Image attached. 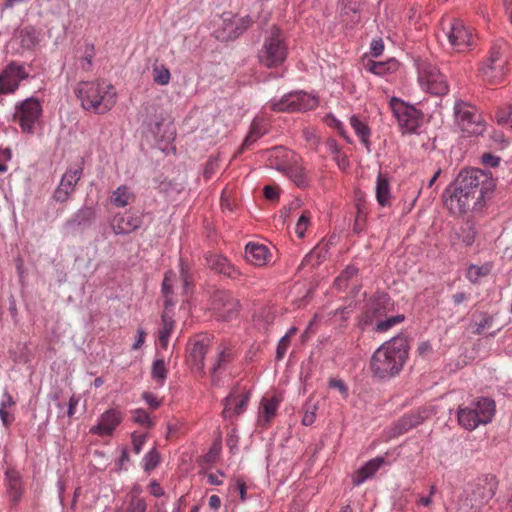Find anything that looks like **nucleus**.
<instances>
[{
	"label": "nucleus",
	"mask_w": 512,
	"mask_h": 512,
	"mask_svg": "<svg viewBox=\"0 0 512 512\" xmlns=\"http://www.w3.org/2000/svg\"><path fill=\"white\" fill-rule=\"evenodd\" d=\"M494 190L495 181L490 171L466 168L459 172L453 183L445 189L442 197L452 213H478L483 210Z\"/></svg>",
	"instance_id": "f257e3e1"
},
{
	"label": "nucleus",
	"mask_w": 512,
	"mask_h": 512,
	"mask_svg": "<svg viewBox=\"0 0 512 512\" xmlns=\"http://www.w3.org/2000/svg\"><path fill=\"white\" fill-rule=\"evenodd\" d=\"M74 93L81 101L82 107L90 112L103 114L116 103V90L107 81H80Z\"/></svg>",
	"instance_id": "f03ea898"
},
{
	"label": "nucleus",
	"mask_w": 512,
	"mask_h": 512,
	"mask_svg": "<svg viewBox=\"0 0 512 512\" xmlns=\"http://www.w3.org/2000/svg\"><path fill=\"white\" fill-rule=\"evenodd\" d=\"M497 486V479L491 474L483 475L467 484L458 496L457 512H480L495 495Z\"/></svg>",
	"instance_id": "7ed1b4c3"
},
{
	"label": "nucleus",
	"mask_w": 512,
	"mask_h": 512,
	"mask_svg": "<svg viewBox=\"0 0 512 512\" xmlns=\"http://www.w3.org/2000/svg\"><path fill=\"white\" fill-rule=\"evenodd\" d=\"M288 55V46L283 31L273 25L267 32L258 51L259 63L269 69L280 67Z\"/></svg>",
	"instance_id": "20e7f679"
},
{
	"label": "nucleus",
	"mask_w": 512,
	"mask_h": 512,
	"mask_svg": "<svg viewBox=\"0 0 512 512\" xmlns=\"http://www.w3.org/2000/svg\"><path fill=\"white\" fill-rule=\"evenodd\" d=\"M507 64L508 45L503 39L497 40L490 47L487 58L479 68L480 76L490 84L500 83L507 74Z\"/></svg>",
	"instance_id": "39448f33"
},
{
	"label": "nucleus",
	"mask_w": 512,
	"mask_h": 512,
	"mask_svg": "<svg viewBox=\"0 0 512 512\" xmlns=\"http://www.w3.org/2000/svg\"><path fill=\"white\" fill-rule=\"evenodd\" d=\"M495 414V402L488 397H481L471 407L458 410V422L466 430H474L480 424L490 423Z\"/></svg>",
	"instance_id": "423d86ee"
},
{
	"label": "nucleus",
	"mask_w": 512,
	"mask_h": 512,
	"mask_svg": "<svg viewBox=\"0 0 512 512\" xmlns=\"http://www.w3.org/2000/svg\"><path fill=\"white\" fill-rule=\"evenodd\" d=\"M417 70L418 81L424 90L437 96L445 95L448 92L446 78L434 64L427 60H419Z\"/></svg>",
	"instance_id": "0eeeda50"
},
{
	"label": "nucleus",
	"mask_w": 512,
	"mask_h": 512,
	"mask_svg": "<svg viewBox=\"0 0 512 512\" xmlns=\"http://www.w3.org/2000/svg\"><path fill=\"white\" fill-rule=\"evenodd\" d=\"M407 354H372L370 368L377 380H388L399 374Z\"/></svg>",
	"instance_id": "6e6552de"
},
{
	"label": "nucleus",
	"mask_w": 512,
	"mask_h": 512,
	"mask_svg": "<svg viewBox=\"0 0 512 512\" xmlns=\"http://www.w3.org/2000/svg\"><path fill=\"white\" fill-rule=\"evenodd\" d=\"M42 115V105L38 98L29 97L15 106L13 119L23 133L33 134L36 123Z\"/></svg>",
	"instance_id": "1a4fd4ad"
},
{
	"label": "nucleus",
	"mask_w": 512,
	"mask_h": 512,
	"mask_svg": "<svg viewBox=\"0 0 512 512\" xmlns=\"http://www.w3.org/2000/svg\"><path fill=\"white\" fill-rule=\"evenodd\" d=\"M318 100L305 92H291L279 100L270 102V109L274 112H306L316 108Z\"/></svg>",
	"instance_id": "9d476101"
},
{
	"label": "nucleus",
	"mask_w": 512,
	"mask_h": 512,
	"mask_svg": "<svg viewBox=\"0 0 512 512\" xmlns=\"http://www.w3.org/2000/svg\"><path fill=\"white\" fill-rule=\"evenodd\" d=\"M391 107L403 133H416L423 122V113L396 98L391 100Z\"/></svg>",
	"instance_id": "9b49d317"
},
{
	"label": "nucleus",
	"mask_w": 512,
	"mask_h": 512,
	"mask_svg": "<svg viewBox=\"0 0 512 512\" xmlns=\"http://www.w3.org/2000/svg\"><path fill=\"white\" fill-rule=\"evenodd\" d=\"M393 310L394 302L389 294L383 291L375 292L365 305V310L360 321L362 328L372 324L374 320L383 317Z\"/></svg>",
	"instance_id": "f8f14e48"
},
{
	"label": "nucleus",
	"mask_w": 512,
	"mask_h": 512,
	"mask_svg": "<svg viewBox=\"0 0 512 512\" xmlns=\"http://www.w3.org/2000/svg\"><path fill=\"white\" fill-rule=\"evenodd\" d=\"M456 122L463 132L470 135L481 134L483 131L481 115L476 108L467 102L456 101L454 105Z\"/></svg>",
	"instance_id": "ddd939ff"
},
{
	"label": "nucleus",
	"mask_w": 512,
	"mask_h": 512,
	"mask_svg": "<svg viewBox=\"0 0 512 512\" xmlns=\"http://www.w3.org/2000/svg\"><path fill=\"white\" fill-rule=\"evenodd\" d=\"M289 152L283 147H275L271 150L269 157L271 167L284 172L299 188H305L308 185V178L305 169L300 165H287L280 162V158H288Z\"/></svg>",
	"instance_id": "4468645a"
},
{
	"label": "nucleus",
	"mask_w": 512,
	"mask_h": 512,
	"mask_svg": "<svg viewBox=\"0 0 512 512\" xmlns=\"http://www.w3.org/2000/svg\"><path fill=\"white\" fill-rule=\"evenodd\" d=\"M211 306L223 321L232 320L238 315L239 302L228 291L215 290L211 295Z\"/></svg>",
	"instance_id": "2eb2a0df"
},
{
	"label": "nucleus",
	"mask_w": 512,
	"mask_h": 512,
	"mask_svg": "<svg viewBox=\"0 0 512 512\" xmlns=\"http://www.w3.org/2000/svg\"><path fill=\"white\" fill-rule=\"evenodd\" d=\"M29 74L22 64L9 63L0 73V95L13 94Z\"/></svg>",
	"instance_id": "dca6fc26"
},
{
	"label": "nucleus",
	"mask_w": 512,
	"mask_h": 512,
	"mask_svg": "<svg viewBox=\"0 0 512 512\" xmlns=\"http://www.w3.org/2000/svg\"><path fill=\"white\" fill-rule=\"evenodd\" d=\"M83 175L81 164L70 167L63 174L59 185L54 191L53 198L56 202L64 203L70 199L75 191L76 185Z\"/></svg>",
	"instance_id": "f3484780"
},
{
	"label": "nucleus",
	"mask_w": 512,
	"mask_h": 512,
	"mask_svg": "<svg viewBox=\"0 0 512 512\" xmlns=\"http://www.w3.org/2000/svg\"><path fill=\"white\" fill-rule=\"evenodd\" d=\"M428 418V410L417 409L408 414H405L400 419L395 421L390 429V437H398L410 431L411 429L422 424Z\"/></svg>",
	"instance_id": "a211bd4d"
},
{
	"label": "nucleus",
	"mask_w": 512,
	"mask_h": 512,
	"mask_svg": "<svg viewBox=\"0 0 512 512\" xmlns=\"http://www.w3.org/2000/svg\"><path fill=\"white\" fill-rule=\"evenodd\" d=\"M449 43L459 52L466 50L472 45L473 35L462 20H454L447 32Z\"/></svg>",
	"instance_id": "6ab92c4d"
},
{
	"label": "nucleus",
	"mask_w": 512,
	"mask_h": 512,
	"mask_svg": "<svg viewBox=\"0 0 512 512\" xmlns=\"http://www.w3.org/2000/svg\"><path fill=\"white\" fill-rule=\"evenodd\" d=\"M206 265L217 273H221L231 279H238L242 273L236 269L226 257L217 254H209L205 257Z\"/></svg>",
	"instance_id": "aec40b11"
},
{
	"label": "nucleus",
	"mask_w": 512,
	"mask_h": 512,
	"mask_svg": "<svg viewBox=\"0 0 512 512\" xmlns=\"http://www.w3.org/2000/svg\"><path fill=\"white\" fill-rule=\"evenodd\" d=\"M6 489L10 501L17 505L24 494V486L20 473L14 469H8L5 473Z\"/></svg>",
	"instance_id": "412c9836"
},
{
	"label": "nucleus",
	"mask_w": 512,
	"mask_h": 512,
	"mask_svg": "<svg viewBox=\"0 0 512 512\" xmlns=\"http://www.w3.org/2000/svg\"><path fill=\"white\" fill-rule=\"evenodd\" d=\"M249 396L250 395L247 392L240 398H238L234 392H231L222 401L224 406V409L222 411L223 417L231 418L232 416H238L242 414L248 404Z\"/></svg>",
	"instance_id": "4be33fe9"
},
{
	"label": "nucleus",
	"mask_w": 512,
	"mask_h": 512,
	"mask_svg": "<svg viewBox=\"0 0 512 512\" xmlns=\"http://www.w3.org/2000/svg\"><path fill=\"white\" fill-rule=\"evenodd\" d=\"M387 464L383 456H377L367 461L361 468H359L352 479L355 486H359L364 483L367 479L373 477L375 473L381 468V466Z\"/></svg>",
	"instance_id": "5701e85b"
},
{
	"label": "nucleus",
	"mask_w": 512,
	"mask_h": 512,
	"mask_svg": "<svg viewBox=\"0 0 512 512\" xmlns=\"http://www.w3.org/2000/svg\"><path fill=\"white\" fill-rule=\"evenodd\" d=\"M270 257V251L265 245L250 242L245 247L246 260L255 266L266 265Z\"/></svg>",
	"instance_id": "b1692460"
},
{
	"label": "nucleus",
	"mask_w": 512,
	"mask_h": 512,
	"mask_svg": "<svg viewBox=\"0 0 512 512\" xmlns=\"http://www.w3.org/2000/svg\"><path fill=\"white\" fill-rule=\"evenodd\" d=\"M120 423V417L117 411L110 410L105 412L99 419L98 424L91 428V432L100 436H107L112 433L116 426Z\"/></svg>",
	"instance_id": "393cba45"
},
{
	"label": "nucleus",
	"mask_w": 512,
	"mask_h": 512,
	"mask_svg": "<svg viewBox=\"0 0 512 512\" xmlns=\"http://www.w3.org/2000/svg\"><path fill=\"white\" fill-rule=\"evenodd\" d=\"M95 56L94 45L88 42L80 44L75 50V60L77 68L84 72H89L92 68V60Z\"/></svg>",
	"instance_id": "a878e982"
},
{
	"label": "nucleus",
	"mask_w": 512,
	"mask_h": 512,
	"mask_svg": "<svg viewBox=\"0 0 512 512\" xmlns=\"http://www.w3.org/2000/svg\"><path fill=\"white\" fill-rule=\"evenodd\" d=\"M174 321L167 314L162 315L161 324L156 333V346L161 350H168L169 337L173 329Z\"/></svg>",
	"instance_id": "bb28decb"
},
{
	"label": "nucleus",
	"mask_w": 512,
	"mask_h": 512,
	"mask_svg": "<svg viewBox=\"0 0 512 512\" xmlns=\"http://www.w3.org/2000/svg\"><path fill=\"white\" fill-rule=\"evenodd\" d=\"M212 349L218 352H225V349L219 351V348L214 347V337L209 334H198L188 343L189 352H206Z\"/></svg>",
	"instance_id": "cd10ccee"
},
{
	"label": "nucleus",
	"mask_w": 512,
	"mask_h": 512,
	"mask_svg": "<svg viewBox=\"0 0 512 512\" xmlns=\"http://www.w3.org/2000/svg\"><path fill=\"white\" fill-rule=\"evenodd\" d=\"M410 341L405 334H399L390 341L383 343L375 352H409Z\"/></svg>",
	"instance_id": "c85d7f7f"
},
{
	"label": "nucleus",
	"mask_w": 512,
	"mask_h": 512,
	"mask_svg": "<svg viewBox=\"0 0 512 512\" xmlns=\"http://www.w3.org/2000/svg\"><path fill=\"white\" fill-rule=\"evenodd\" d=\"M225 28L227 31V39L235 40L240 37L249 27H251L253 20L249 15L241 17L235 24L232 22L227 23L224 20Z\"/></svg>",
	"instance_id": "c756f323"
},
{
	"label": "nucleus",
	"mask_w": 512,
	"mask_h": 512,
	"mask_svg": "<svg viewBox=\"0 0 512 512\" xmlns=\"http://www.w3.org/2000/svg\"><path fill=\"white\" fill-rule=\"evenodd\" d=\"M376 199L380 206L390 205L391 192L388 179L382 173H379L376 181Z\"/></svg>",
	"instance_id": "7c9ffc66"
},
{
	"label": "nucleus",
	"mask_w": 512,
	"mask_h": 512,
	"mask_svg": "<svg viewBox=\"0 0 512 512\" xmlns=\"http://www.w3.org/2000/svg\"><path fill=\"white\" fill-rule=\"evenodd\" d=\"M155 140L160 144H170L175 139V130L172 125L164 126L163 122L156 121L151 129Z\"/></svg>",
	"instance_id": "2f4dec72"
},
{
	"label": "nucleus",
	"mask_w": 512,
	"mask_h": 512,
	"mask_svg": "<svg viewBox=\"0 0 512 512\" xmlns=\"http://www.w3.org/2000/svg\"><path fill=\"white\" fill-rule=\"evenodd\" d=\"M265 133L266 130L263 128V126L259 122L253 121L251 124L250 131L248 135L245 137L241 147L239 148L238 153H242L245 149L249 148L250 145L256 142Z\"/></svg>",
	"instance_id": "473e14b6"
},
{
	"label": "nucleus",
	"mask_w": 512,
	"mask_h": 512,
	"mask_svg": "<svg viewBox=\"0 0 512 512\" xmlns=\"http://www.w3.org/2000/svg\"><path fill=\"white\" fill-rule=\"evenodd\" d=\"M161 462V455L156 447H152L142 458L141 467L147 474H150Z\"/></svg>",
	"instance_id": "72a5a7b5"
},
{
	"label": "nucleus",
	"mask_w": 512,
	"mask_h": 512,
	"mask_svg": "<svg viewBox=\"0 0 512 512\" xmlns=\"http://www.w3.org/2000/svg\"><path fill=\"white\" fill-rule=\"evenodd\" d=\"M350 124L353 127L355 133L360 137L361 142L365 145V147L369 150L370 147V129L369 127L362 122L356 115H353L350 118Z\"/></svg>",
	"instance_id": "f704fd0d"
},
{
	"label": "nucleus",
	"mask_w": 512,
	"mask_h": 512,
	"mask_svg": "<svg viewBox=\"0 0 512 512\" xmlns=\"http://www.w3.org/2000/svg\"><path fill=\"white\" fill-rule=\"evenodd\" d=\"M168 369L166 367V363L163 359H156L152 364L151 369V377L158 384L159 387H162L167 379Z\"/></svg>",
	"instance_id": "c9c22d12"
},
{
	"label": "nucleus",
	"mask_w": 512,
	"mask_h": 512,
	"mask_svg": "<svg viewBox=\"0 0 512 512\" xmlns=\"http://www.w3.org/2000/svg\"><path fill=\"white\" fill-rule=\"evenodd\" d=\"M456 236L465 246H471L474 243L476 236L473 223L469 221L463 223L456 232Z\"/></svg>",
	"instance_id": "e433bc0d"
},
{
	"label": "nucleus",
	"mask_w": 512,
	"mask_h": 512,
	"mask_svg": "<svg viewBox=\"0 0 512 512\" xmlns=\"http://www.w3.org/2000/svg\"><path fill=\"white\" fill-rule=\"evenodd\" d=\"M113 217L111 219V227L116 234H126L128 231V220L126 218V210L121 213L117 210H110Z\"/></svg>",
	"instance_id": "4c0bfd02"
},
{
	"label": "nucleus",
	"mask_w": 512,
	"mask_h": 512,
	"mask_svg": "<svg viewBox=\"0 0 512 512\" xmlns=\"http://www.w3.org/2000/svg\"><path fill=\"white\" fill-rule=\"evenodd\" d=\"M111 202V209L110 210H117V209H124L125 206L128 204V190L126 186H120L118 187L112 194L110 198Z\"/></svg>",
	"instance_id": "58836bf2"
},
{
	"label": "nucleus",
	"mask_w": 512,
	"mask_h": 512,
	"mask_svg": "<svg viewBox=\"0 0 512 512\" xmlns=\"http://www.w3.org/2000/svg\"><path fill=\"white\" fill-rule=\"evenodd\" d=\"M278 405L279 400L277 397H272L271 399L263 398L261 400V413L266 422H270L275 416Z\"/></svg>",
	"instance_id": "ea45409f"
},
{
	"label": "nucleus",
	"mask_w": 512,
	"mask_h": 512,
	"mask_svg": "<svg viewBox=\"0 0 512 512\" xmlns=\"http://www.w3.org/2000/svg\"><path fill=\"white\" fill-rule=\"evenodd\" d=\"M152 74H153L154 83L161 85V86H165V85L169 84L170 79H171V74H170L169 69L165 65H163V64L154 65Z\"/></svg>",
	"instance_id": "a19ab883"
},
{
	"label": "nucleus",
	"mask_w": 512,
	"mask_h": 512,
	"mask_svg": "<svg viewBox=\"0 0 512 512\" xmlns=\"http://www.w3.org/2000/svg\"><path fill=\"white\" fill-rule=\"evenodd\" d=\"M495 117L500 126L512 128V105H506L498 108Z\"/></svg>",
	"instance_id": "79ce46f5"
},
{
	"label": "nucleus",
	"mask_w": 512,
	"mask_h": 512,
	"mask_svg": "<svg viewBox=\"0 0 512 512\" xmlns=\"http://www.w3.org/2000/svg\"><path fill=\"white\" fill-rule=\"evenodd\" d=\"M357 273H358L357 267H355L353 265L347 266L341 272V274L335 279V282H334L335 286L338 289H342V288L346 287L348 280H350L351 278L356 276Z\"/></svg>",
	"instance_id": "37998d69"
},
{
	"label": "nucleus",
	"mask_w": 512,
	"mask_h": 512,
	"mask_svg": "<svg viewBox=\"0 0 512 512\" xmlns=\"http://www.w3.org/2000/svg\"><path fill=\"white\" fill-rule=\"evenodd\" d=\"M391 65H395L394 62H377L373 60H369L366 64V68L368 71L375 75H385L391 69Z\"/></svg>",
	"instance_id": "c03bdc74"
},
{
	"label": "nucleus",
	"mask_w": 512,
	"mask_h": 512,
	"mask_svg": "<svg viewBox=\"0 0 512 512\" xmlns=\"http://www.w3.org/2000/svg\"><path fill=\"white\" fill-rule=\"evenodd\" d=\"M405 320V316L403 314H398L392 317H389L385 320H380L377 322L374 330L377 332H385L392 328L393 326L403 322Z\"/></svg>",
	"instance_id": "a18cd8bd"
},
{
	"label": "nucleus",
	"mask_w": 512,
	"mask_h": 512,
	"mask_svg": "<svg viewBox=\"0 0 512 512\" xmlns=\"http://www.w3.org/2000/svg\"><path fill=\"white\" fill-rule=\"evenodd\" d=\"M130 437L132 440L133 451L136 454H139L142 451L144 444L147 442L148 432H142V433L132 432V433H130Z\"/></svg>",
	"instance_id": "49530a36"
},
{
	"label": "nucleus",
	"mask_w": 512,
	"mask_h": 512,
	"mask_svg": "<svg viewBox=\"0 0 512 512\" xmlns=\"http://www.w3.org/2000/svg\"><path fill=\"white\" fill-rule=\"evenodd\" d=\"M327 250L325 248L315 247L309 254H307L303 260V263H309L316 258V265L322 263L326 258Z\"/></svg>",
	"instance_id": "de8ad7c7"
},
{
	"label": "nucleus",
	"mask_w": 512,
	"mask_h": 512,
	"mask_svg": "<svg viewBox=\"0 0 512 512\" xmlns=\"http://www.w3.org/2000/svg\"><path fill=\"white\" fill-rule=\"evenodd\" d=\"M38 40L34 31L24 29L21 31V45L25 48H32L37 44Z\"/></svg>",
	"instance_id": "09e8293b"
},
{
	"label": "nucleus",
	"mask_w": 512,
	"mask_h": 512,
	"mask_svg": "<svg viewBox=\"0 0 512 512\" xmlns=\"http://www.w3.org/2000/svg\"><path fill=\"white\" fill-rule=\"evenodd\" d=\"M328 387L331 389H337L343 399H347L349 396V388L342 379L330 378L328 381Z\"/></svg>",
	"instance_id": "8fccbe9b"
},
{
	"label": "nucleus",
	"mask_w": 512,
	"mask_h": 512,
	"mask_svg": "<svg viewBox=\"0 0 512 512\" xmlns=\"http://www.w3.org/2000/svg\"><path fill=\"white\" fill-rule=\"evenodd\" d=\"M297 331L298 329L296 327H291L286 334L279 339L276 352H285L289 347L290 339Z\"/></svg>",
	"instance_id": "3c124183"
},
{
	"label": "nucleus",
	"mask_w": 512,
	"mask_h": 512,
	"mask_svg": "<svg viewBox=\"0 0 512 512\" xmlns=\"http://www.w3.org/2000/svg\"><path fill=\"white\" fill-rule=\"evenodd\" d=\"M133 420L136 423H139L148 428L153 426V422L149 416V414L143 409H136L133 412Z\"/></svg>",
	"instance_id": "603ef678"
},
{
	"label": "nucleus",
	"mask_w": 512,
	"mask_h": 512,
	"mask_svg": "<svg viewBox=\"0 0 512 512\" xmlns=\"http://www.w3.org/2000/svg\"><path fill=\"white\" fill-rule=\"evenodd\" d=\"M173 276V273L168 272L165 274V277L162 282V292L165 296V305H172L171 300L169 299V295L172 294V283H171V277Z\"/></svg>",
	"instance_id": "864d4df0"
},
{
	"label": "nucleus",
	"mask_w": 512,
	"mask_h": 512,
	"mask_svg": "<svg viewBox=\"0 0 512 512\" xmlns=\"http://www.w3.org/2000/svg\"><path fill=\"white\" fill-rule=\"evenodd\" d=\"M492 322H493L492 316H490L486 313L481 314V318H480L479 322L476 323L477 328H476L475 332L477 334L483 333L485 329H488L491 327Z\"/></svg>",
	"instance_id": "5fc2aeb1"
},
{
	"label": "nucleus",
	"mask_w": 512,
	"mask_h": 512,
	"mask_svg": "<svg viewBox=\"0 0 512 512\" xmlns=\"http://www.w3.org/2000/svg\"><path fill=\"white\" fill-rule=\"evenodd\" d=\"M309 224V216L304 213L300 216L297 224H296V233L299 238H303L305 236V231Z\"/></svg>",
	"instance_id": "6e6d98bb"
},
{
	"label": "nucleus",
	"mask_w": 512,
	"mask_h": 512,
	"mask_svg": "<svg viewBox=\"0 0 512 512\" xmlns=\"http://www.w3.org/2000/svg\"><path fill=\"white\" fill-rule=\"evenodd\" d=\"M142 398L151 409H157L161 405V401L151 392H144Z\"/></svg>",
	"instance_id": "4d7b16f0"
},
{
	"label": "nucleus",
	"mask_w": 512,
	"mask_h": 512,
	"mask_svg": "<svg viewBox=\"0 0 512 512\" xmlns=\"http://www.w3.org/2000/svg\"><path fill=\"white\" fill-rule=\"evenodd\" d=\"M218 166V161L217 159H214V158H210L206 165H205V168H204V172H203V176L205 179H210L213 174L215 173V170Z\"/></svg>",
	"instance_id": "13d9d810"
},
{
	"label": "nucleus",
	"mask_w": 512,
	"mask_h": 512,
	"mask_svg": "<svg viewBox=\"0 0 512 512\" xmlns=\"http://www.w3.org/2000/svg\"><path fill=\"white\" fill-rule=\"evenodd\" d=\"M147 504L143 498L132 499L130 502V512H146Z\"/></svg>",
	"instance_id": "bf43d9fd"
},
{
	"label": "nucleus",
	"mask_w": 512,
	"mask_h": 512,
	"mask_svg": "<svg viewBox=\"0 0 512 512\" xmlns=\"http://www.w3.org/2000/svg\"><path fill=\"white\" fill-rule=\"evenodd\" d=\"M0 419L5 427H8L14 420V417L8 411V408H5V404H0Z\"/></svg>",
	"instance_id": "052dcab7"
},
{
	"label": "nucleus",
	"mask_w": 512,
	"mask_h": 512,
	"mask_svg": "<svg viewBox=\"0 0 512 512\" xmlns=\"http://www.w3.org/2000/svg\"><path fill=\"white\" fill-rule=\"evenodd\" d=\"M327 122L330 126H333L342 137L349 140L346 136L344 126L339 120H337L334 116H328Z\"/></svg>",
	"instance_id": "680f3d73"
},
{
	"label": "nucleus",
	"mask_w": 512,
	"mask_h": 512,
	"mask_svg": "<svg viewBox=\"0 0 512 512\" xmlns=\"http://www.w3.org/2000/svg\"><path fill=\"white\" fill-rule=\"evenodd\" d=\"M482 163L488 167H497L500 163V158L490 153L482 155Z\"/></svg>",
	"instance_id": "e2e57ef3"
},
{
	"label": "nucleus",
	"mask_w": 512,
	"mask_h": 512,
	"mask_svg": "<svg viewBox=\"0 0 512 512\" xmlns=\"http://www.w3.org/2000/svg\"><path fill=\"white\" fill-rule=\"evenodd\" d=\"M467 364V361L465 357H462V355L457 356V360L455 361V364L452 365L449 363L445 369L448 370L449 373L455 372L461 368H463Z\"/></svg>",
	"instance_id": "0e129e2a"
},
{
	"label": "nucleus",
	"mask_w": 512,
	"mask_h": 512,
	"mask_svg": "<svg viewBox=\"0 0 512 512\" xmlns=\"http://www.w3.org/2000/svg\"><path fill=\"white\" fill-rule=\"evenodd\" d=\"M180 276L183 282V286L185 291L188 289L189 285L191 284L188 267L181 261L180 263Z\"/></svg>",
	"instance_id": "69168bd1"
},
{
	"label": "nucleus",
	"mask_w": 512,
	"mask_h": 512,
	"mask_svg": "<svg viewBox=\"0 0 512 512\" xmlns=\"http://www.w3.org/2000/svg\"><path fill=\"white\" fill-rule=\"evenodd\" d=\"M263 193H264L265 198L268 200H271V201L278 200V198H279L278 190L275 187L270 186V185H267L263 188Z\"/></svg>",
	"instance_id": "338daca9"
},
{
	"label": "nucleus",
	"mask_w": 512,
	"mask_h": 512,
	"mask_svg": "<svg viewBox=\"0 0 512 512\" xmlns=\"http://www.w3.org/2000/svg\"><path fill=\"white\" fill-rule=\"evenodd\" d=\"M384 50V43L382 39L373 40L371 43V54L374 57H378Z\"/></svg>",
	"instance_id": "774afa93"
}]
</instances>
